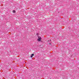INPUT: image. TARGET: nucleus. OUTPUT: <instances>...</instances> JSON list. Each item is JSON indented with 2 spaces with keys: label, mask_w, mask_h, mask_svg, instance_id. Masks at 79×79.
Here are the masks:
<instances>
[{
  "label": "nucleus",
  "mask_w": 79,
  "mask_h": 79,
  "mask_svg": "<svg viewBox=\"0 0 79 79\" xmlns=\"http://www.w3.org/2000/svg\"><path fill=\"white\" fill-rule=\"evenodd\" d=\"M34 55V54H31V58H32L33 57V56Z\"/></svg>",
  "instance_id": "2"
},
{
  "label": "nucleus",
  "mask_w": 79,
  "mask_h": 79,
  "mask_svg": "<svg viewBox=\"0 0 79 79\" xmlns=\"http://www.w3.org/2000/svg\"><path fill=\"white\" fill-rule=\"evenodd\" d=\"M50 41H51V40H48V42H50Z\"/></svg>",
  "instance_id": "4"
},
{
  "label": "nucleus",
  "mask_w": 79,
  "mask_h": 79,
  "mask_svg": "<svg viewBox=\"0 0 79 79\" xmlns=\"http://www.w3.org/2000/svg\"><path fill=\"white\" fill-rule=\"evenodd\" d=\"M49 44L50 45V44H51L50 43Z\"/></svg>",
  "instance_id": "5"
},
{
  "label": "nucleus",
  "mask_w": 79,
  "mask_h": 79,
  "mask_svg": "<svg viewBox=\"0 0 79 79\" xmlns=\"http://www.w3.org/2000/svg\"><path fill=\"white\" fill-rule=\"evenodd\" d=\"M41 40V38L40 37L38 39V40L39 42H40V40Z\"/></svg>",
  "instance_id": "1"
},
{
  "label": "nucleus",
  "mask_w": 79,
  "mask_h": 79,
  "mask_svg": "<svg viewBox=\"0 0 79 79\" xmlns=\"http://www.w3.org/2000/svg\"><path fill=\"white\" fill-rule=\"evenodd\" d=\"M13 12L14 13H15V10H13Z\"/></svg>",
  "instance_id": "3"
}]
</instances>
